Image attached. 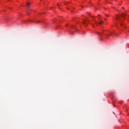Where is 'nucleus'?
<instances>
[{
    "label": "nucleus",
    "instance_id": "20e7f679",
    "mask_svg": "<svg viewBox=\"0 0 129 129\" xmlns=\"http://www.w3.org/2000/svg\"><path fill=\"white\" fill-rule=\"evenodd\" d=\"M97 34H98V35H101V33H100V32H97Z\"/></svg>",
    "mask_w": 129,
    "mask_h": 129
},
{
    "label": "nucleus",
    "instance_id": "f257e3e1",
    "mask_svg": "<svg viewBox=\"0 0 129 129\" xmlns=\"http://www.w3.org/2000/svg\"><path fill=\"white\" fill-rule=\"evenodd\" d=\"M124 18L125 17V14H122L121 15H117L116 17V21H118V20H120V18Z\"/></svg>",
    "mask_w": 129,
    "mask_h": 129
},
{
    "label": "nucleus",
    "instance_id": "f03ea898",
    "mask_svg": "<svg viewBox=\"0 0 129 129\" xmlns=\"http://www.w3.org/2000/svg\"><path fill=\"white\" fill-rule=\"evenodd\" d=\"M102 23H103V22L102 21V20H100V22L99 23V25H101V24H102Z\"/></svg>",
    "mask_w": 129,
    "mask_h": 129
},
{
    "label": "nucleus",
    "instance_id": "423d86ee",
    "mask_svg": "<svg viewBox=\"0 0 129 129\" xmlns=\"http://www.w3.org/2000/svg\"><path fill=\"white\" fill-rule=\"evenodd\" d=\"M120 26H121V23H120Z\"/></svg>",
    "mask_w": 129,
    "mask_h": 129
},
{
    "label": "nucleus",
    "instance_id": "7ed1b4c3",
    "mask_svg": "<svg viewBox=\"0 0 129 129\" xmlns=\"http://www.w3.org/2000/svg\"><path fill=\"white\" fill-rule=\"evenodd\" d=\"M27 8H29V6H30V3H28L26 5Z\"/></svg>",
    "mask_w": 129,
    "mask_h": 129
},
{
    "label": "nucleus",
    "instance_id": "1a4fd4ad",
    "mask_svg": "<svg viewBox=\"0 0 129 129\" xmlns=\"http://www.w3.org/2000/svg\"><path fill=\"white\" fill-rule=\"evenodd\" d=\"M84 24H85V22H84Z\"/></svg>",
    "mask_w": 129,
    "mask_h": 129
},
{
    "label": "nucleus",
    "instance_id": "0eeeda50",
    "mask_svg": "<svg viewBox=\"0 0 129 129\" xmlns=\"http://www.w3.org/2000/svg\"><path fill=\"white\" fill-rule=\"evenodd\" d=\"M107 17H108V15H106Z\"/></svg>",
    "mask_w": 129,
    "mask_h": 129
},
{
    "label": "nucleus",
    "instance_id": "39448f33",
    "mask_svg": "<svg viewBox=\"0 0 129 129\" xmlns=\"http://www.w3.org/2000/svg\"><path fill=\"white\" fill-rule=\"evenodd\" d=\"M107 36H110V34H107Z\"/></svg>",
    "mask_w": 129,
    "mask_h": 129
},
{
    "label": "nucleus",
    "instance_id": "6e6552de",
    "mask_svg": "<svg viewBox=\"0 0 129 129\" xmlns=\"http://www.w3.org/2000/svg\"><path fill=\"white\" fill-rule=\"evenodd\" d=\"M105 21H106V19H105Z\"/></svg>",
    "mask_w": 129,
    "mask_h": 129
}]
</instances>
